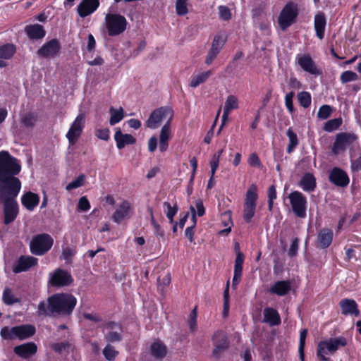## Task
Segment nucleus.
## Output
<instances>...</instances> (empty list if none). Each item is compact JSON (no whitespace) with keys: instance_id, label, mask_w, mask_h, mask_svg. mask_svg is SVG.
Returning a JSON list of instances; mask_svg holds the SVG:
<instances>
[{"instance_id":"nucleus-1","label":"nucleus","mask_w":361,"mask_h":361,"mask_svg":"<svg viewBox=\"0 0 361 361\" xmlns=\"http://www.w3.org/2000/svg\"><path fill=\"white\" fill-rule=\"evenodd\" d=\"M18 161L6 151L0 152V201L4 203V223L12 222L18 213L16 200L21 189L20 180L15 177L20 171Z\"/></svg>"},{"instance_id":"nucleus-2","label":"nucleus","mask_w":361,"mask_h":361,"mask_svg":"<svg viewBox=\"0 0 361 361\" xmlns=\"http://www.w3.org/2000/svg\"><path fill=\"white\" fill-rule=\"evenodd\" d=\"M77 303L75 296L68 293H56L49 297L47 301H41L37 314L39 316H50L54 314L70 315Z\"/></svg>"},{"instance_id":"nucleus-3","label":"nucleus","mask_w":361,"mask_h":361,"mask_svg":"<svg viewBox=\"0 0 361 361\" xmlns=\"http://www.w3.org/2000/svg\"><path fill=\"white\" fill-rule=\"evenodd\" d=\"M347 344L344 337L330 338L319 343L317 347V356L322 361L328 360L327 355L334 354L341 347Z\"/></svg>"},{"instance_id":"nucleus-4","label":"nucleus","mask_w":361,"mask_h":361,"mask_svg":"<svg viewBox=\"0 0 361 361\" xmlns=\"http://www.w3.org/2000/svg\"><path fill=\"white\" fill-rule=\"evenodd\" d=\"M173 114V111L170 106H161L156 109L151 113L146 122V126L151 129H157L165 121V123L171 124Z\"/></svg>"},{"instance_id":"nucleus-5","label":"nucleus","mask_w":361,"mask_h":361,"mask_svg":"<svg viewBox=\"0 0 361 361\" xmlns=\"http://www.w3.org/2000/svg\"><path fill=\"white\" fill-rule=\"evenodd\" d=\"M104 24L107 33L114 37L123 33L127 26L126 18L118 13H107L104 18Z\"/></svg>"},{"instance_id":"nucleus-6","label":"nucleus","mask_w":361,"mask_h":361,"mask_svg":"<svg viewBox=\"0 0 361 361\" xmlns=\"http://www.w3.org/2000/svg\"><path fill=\"white\" fill-rule=\"evenodd\" d=\"M298 13V7L295 4L291 2L286 4L278 18L280 28L285 30L293 25L296 20Z\"/></svg>"},{"instance_id":"nucleus-7","label":"nucleus","mask_w":361,"mask_h":361,"mask_svg":"<svg viewBox=\"0 0 361 361\" xmlns=\"http://www.w3.org/2000/svg\"><path fill=\"white\" fill-rule=\"evenodd\" d=\"M134 213L132 204L126 200H121L115 204L114 212L112 214L111 219L114 222L120 224L124 221L130 219Z\"/></svg>"},{"instance_id":"nucleus-8","label":"nucleus","mask_w":361,"mask_h":361,"mask_svg":"<svg viewBox=\"0 0 361 361\" xmlns=\"http://www.w3.org/2000/svg\"><path fill=\"white\" fill-rule=\"evenodd\" d=\"M53 243V238L49 235H37L30 242V251L34 255H42L51 249Z\"/></svg>"},{"instance_id":"nucleus-9","label":"nucleus","mask_w":361,"mask_h":361,"mask_svg":"<svg viewBox=\"0 0 361 361\" xmlns=\"http://www.w3.org/2000/svg\"><path fill=\"white\" fill-rule=\"evenodd\" d=\"M85 126V116L79 114L71 123L70 128L66 135L69 145H74L80 137Z\"/></svg>"},{"instance_id":"nucleus-10","label":"nucleus","mask_w":361,"mask_h":361,"mask_svg":"<svg viewBox=\"0 0 361 361\" xmlns=\"http://www.w3.org/2000/svg\"><path fill=\"white\" fill-rule=\"evenodd\" d=\"M257 199V188L252 185L247 191L243 209V219L247 223L251 221L255 215Z\"/></svg>"},{"instance_id":"nucleus-11","label":"nucleus","mask_w":361,"mask_h":361,"mask_svg":"<svg viewBox=\"0 0 361 361\" xmlns=\"http://www.w3.org/2000/svg\"><path fill=\"white\" fill-rule=\"evenodd\" d=\"M356 140L357 136L354 133H338L332 147V152L336 155L341 154Z\"/></svg>"},{"instance_id":"nucleus-12","label":"nucleus","mask_w":361,"mask_h":361,"mask_svg":"<svg viewBox=\"0 0 361 361\" xmlns=\"http://www.w3.org/2000/svg\"><path fill=\"white\" fill-rule=\"evenodd\" d=\"M288 198L295 215L298 217L304 218L306 216V197L300 192L294 191L289 194Z\"/></svg>"},{"instance_id":"nucleus-13","label":"nucleus","mask_w":361,"mask_h":361,"mask_svg":"<svg viewBox=\"0 0 361 361\" xmlns=\"http://www.w3.org/2000/svg\"><path fill=\"white\" fill-rule=\"evenodd\" d=\"M295 64L300 68L313 75L321 74L319 69L313 61L311 56L308 54H298L295 56Z\"/></svg>"},{"instance_id":"nucleus-14","label":"nucleus","mask_w":361,"mask_h":361,"mask_svg":"<svg viewBox=\"0 0 361 361\" xmlns=\"http://www.w3.org/2000/svg\"><path fill=\"white\" fill-rule=\"evenodd\" d=\"M71 282V275L65 270L58 269L49 274V283L53 286H66Z\"/></svg>"},{"instance_id":"nucleus-15","label":"nucleus","mask_w":361,"mask_h":361,"mask_svg":"<svg viewBox=\"0 0 361 361\" xmlns=\"http://www.w3.org/2000/svg\"><path fill=\"white\" fill-rule=\"evenodd\" d=\"M239 107V100L238 97L235 95L231 94L228 95L225 101L224 110H223V115L221 118V125L219 129V132L222 130L224 125L226 124V121H228V116L230 113L235 109H238Z\"/></svg>"},{"instance_id":"nucleus-16","label":"nucleus","mask_w":361,"mask_h":361,"mask_svg":"<svg viewBox=\"0 0 361 361\" xmlns=\"http://www.w3.org/2000/svg\"><path fill=\"white\" fill-rule=\"evenodd\" d=\"M212 339L214 344L213 355L218 358L220 357L221 354L227 349L228 343L225 334L221 331L215 332Z\"/></svg>"},{"instance_id":"nucleus-17","label":"nucleus","mask_w":361,"mask_h":361,"mask_svg":"<svg viewBox=\"0 0 361 361\" xmlns=\"http://www.w3.org/2000/svg\"><path fill=\"white\" fill-rule=\"evenodd\" d=\"M99 6V0H82L78 4L77 11L81 18H85L93 13Z\"/></svg>"},{"instance_id":"nucleus-18","label":"nucleus","mask_w":361,"mask_h":361,"mask_svg":"<svg viewBox=\"0 0 361 361\" xmlns=\"http://www.w3.org/2000/svg\"><path fill=\"white\" fill-rule=\"evenodd\" d=\"M329 180L334 185L345 187L348 185L350 179L347 173L339 168H334L329 174Z\"/></svg>"},{"instance_id":"nucleus-19","label":"nucleus","mask_w":361,"mask_h":361,"mask_svg":"<svg viewBox=\"0 0 361 361\" xmlns=\"http://www.w3.org/2000/svg\"><path fill=\"white\" fill-rule=\"evenodd\" d=\"M60 45L56 39H51L45 43L37 51L38 54L44 58L54 57L57 55Z\"/></svg>"},{"instance_id":"nucleus-20","label":"nucleus","mask_w":361,"mask_h":361,"mask_svg":"<svg viewBox=\"0 0 361 361\" xmlns=\"http://www.w3.org/2000/svg\"><path fill=\"white\" fill-rule=\"evenodd\" d=\"M37 259L32 256H21L17 264L13 267V271L15 273L26 271L30 268L37 264Z\"/></svg>"},{"instance_id":"nucleus-21","label":"nucleus","mask_w":361,"mask_h":361,"mask_svg":"<svg viewBox=\"0 0 361 361\" xmlns=\"http://www.w3.org/2000/svg\"><path fill=\"white\" fill-rule=\"evenodd\" d=\"M171 124L165 123L162 126L159 136V149L161 152H164L167 150L169 140L171 138Z\"/></svg>"},{"instance_id":"nucleus-22","label":"nucleus","mask_w":361,"mask_h":361,"mask_svg":"<svg viewBox=\"0 0 361 361\" xmlns=\"http://www.w3.org/2000/svg\"><path fill=\"white\" fill-rule=\"evenodd\" d=\"M16 53V47L12 44H6L0 46V68L6 67L8 61L12 59Z\"/></svg>"},{"instance_id":"nucleus-23","label":"nucleus","mask_w":361,"mask_h":361,"mask_svg":"<svg viewBox=\"0 0 361 361\" xmlns=\"http://www.w3.org/2000/svg\"><path fill=\"white\" fill-rule=\"evenodd\" d=\"M37 347L35 343L29 342L14 348V353L22 358H28L37 352Z\"/></svg>"},{"instance_id":"nucleus-24","label":"nucleus","mask_w":361,"mask_h":361,"mask_svg":"<svg viewBox=\"0 0 361 361\" xmlns=\"http://www.w3.org/2000/svg\"><path fill=\"white\" fill-rule=\"evenodd\" d=\"M341 313L344 315H354L357 317L360 314L356 302L353 299L345 298L340 301Z\"/></svg>"},{"instance_id":"nucleus-25","label":"nucleus","mask_w":361,"mask_h":361,"mask_svg":"<svg viewBox=\"0 0 361 361\" xmlns=\"http://www.w3.org/2000/svg\"><path fill=\"white\" fill-rule=\"evenodd\" d=\"M114 140L118 149H123L127 145H132L135 142V138L130 134L122 133L120 128H117L114 134Z\"/></svg>"},{"instance_id":"nucleus-26","label":"nucleus","mask_w":361,"mask_h":361,"mask_svg":"<svg viewBox=\"0 0 361 361\" xmlns=\"http://www.w3.org/2000/svg\"><path fill=\"white\" fill-rule=\"evenodd\" d=\"M105 329L107 330L105 338L108 341L115 342L121 339V328L119 324L111 322L106 325Z\"/></svg>"},{"instance_id":"nucleus-27","label":"nucleus","mask_w":361,"mask_h":361,"mask_svg":"<svg viewBox=\"0 0 361 361\" xmlns=\"http://www.w3.org/2000/svg\"><path fill=\"white\" fill-rule=\"evenodd\" d=\"M264 322L270 326L279 325L281 323V317L279 312L272 307H267L264 310Z\"/></svg>"},{"instance_id":"nucleus-28","label":"nucleus","mask_w":361,"mask_h":361,"mask_svg":"<svg viewBox=\"0 0 361 361\" xmlns=\"http://www.w3.org/2000/svg\"><path fill=\"white\" fill-rule=\"evenodd\" d=\"M291 285L288 281H279L271 286L269 289L270 293L279 296L286 295L290 290Z\"/></svg>"},{"instance_id":"nucleus-29","label":"nucleus","mask_w":361,"mask_h":361,"mask_svg":"<svg viewBox=\"0 0 361 361\" xmlns=\"http://www.w3.org/2000/svg\"><path fill=\"white\" fill-rule=\"evenodd\" d=\"M23 205L28 210L32 211L39 204V197L32 192H27L21 198Z\"/></svg>"},{"instance_id":"nucleus-30","label":"nucleus","mask_w":361,"mask_h":361,"mask_svg":"<svg viewBox=\"0 0 361 361\" xmlns=\"http://www.w3.org/2000/svg\"><path fill=\"white\" fill-rule=\"evenodd\" d=\"M299 185L304 191L312 192L316 188V179L312 173H307L301 178Z\"/></svg>"},{"instance_id":"nucleus-31","label":"nucleus","mask_w":361,"mask_h":361,"mask_svg":"<svg viewBox=\"0 0 361 361\" xmlns=\"http://www.w3.org/2000/svg\"><path fill=\"white\" fill-rule=\"evenodd\" d=\"M25 31L31 39H41L45 36V31L43 27L39 24L27 25Z\"/></svg>"},{"instance_id":"nucleus-32","label":"nucleus","mask_w":361,"mask_h":361,"mask_svg":"<svg viewBox=\"0 0 361 361\" xmlns=\"http://www.w3.org/2000/svg\"><path fill=\"white\" fill-rule=\"evenodd\" d=\"M326 18L323 13H320L314 17V29L316 35L320 39H322L324 37V31L326 27Z\"/></svg>"},{"instance_id":"nucleus-33","label":"nucleus","mask_w":361,"mask_h":361,"mask_svg":"<svg viewBox=\"0 0 361 361\" xmlns=\"http://www.w3.org/2000/svg\"><path fill=\"white\" fill-rule=\"evenodd\" d=\"M333 239V232L330 229L324 228L318 234L317 240L322 248L328 247Z\"/></svg>"},{"instance_id":"nucleus-34","label":"nucleus","mask_w":361,"mask_h":361,"mask_svg":"<svg viewBox=\"0 0 361 361\" xmlns=\"http://www.w3.org/2000/svg\"><path fill=\"white\" fill-rule=\"evenodd\" d=\"M190 210L191 212V219L194 225H196L197 223V216H202L205 214V208L204 207L203 202L201 200H197L195 202V205H191L190 207Z\"/></svg>"},{"instance_id":"nucleus-35","label":"nucleus","mask_w":361,"mask_h":361,"mask_svg":"<svg viewBox=\"0 0 361 361\" xmlns=\"http://www.w3.org/2000/svg\"><path fill=\"white\" fill-rule=\"evenodd\" d=\"M150 351L152 355L158 359L164 357L167 353L166 347L160 341H156L151 345Z\"/></svg>"},{"instance_id":"nucleus-36","label":"nucleus","mask_w":361,"mask_h":361,"mask_svg":"<svg viewBox=\"0 0 361 361\" xmlns=\"http://www.w3.org/2000/svg\"><path fill=\"white\" fill-rule=\"evenodd\" d=\"M212 74V72L211 71H207L193 75L190 79V87L195 88L205 82Z\"/></svg>"},{"instance_id":"nucleus-37","label":"nucleus","mask_w":361,"mask_h":361,"mask_svg":"<svg viewBox=\"0 0 361 361\" xmlns=\"http://www.w3.org/2000/svg\"><path fill=\"white\" fill-rule=\"evenodd\" d=\"M109 123L111 126H114L115 124L119 123L124 118V110L121 106L119 108L111 106L109 108Z\"/></svg>"},{"instance_id":"nucleus-38","label":"nucleus","mask_w":361,"mask_h":361,"mask_svg":"<svg viewBox=\"0 0 361 361\" xmlns=\"http://www.w3.org/2000/svg\"><path fill=\"white\" fill-rule=\"evenodd\" d=\"M18 332V339L23 340L33 336L35 333V328L30 324H25L17 326Z\"/></svg>"},{"instance_id":"nucleus-39","label":"nucleus","mask_w":361,"mask_h":361,"mask_svg":"<svg viewBox=\"0 0 361 361\" xmlns=\"http://www.w3.org/2000/svg\"><path fill=\"white\" fill-rule=\"evenodd\" d=\"M163 209L170 223H173V218L178 211V207L177 204L173 203L172 204L169 202H164L163 203Z\"/></svg>"},{"instance_id":"nucleus-40","label":"nucleus","mask_w":361,"mask_h":361,"mask_svg":"<svg viewBox=\"0 0 361 361\" xmlns=\"http://www.w3.org/2000/svg\"><path fill=\"white\" fill-rule=\"evenodd\" d=\"M226 42V35L224 34H218L214 36L210 49L220 53Z\"/></svg>"},{"instance_id":"nucleus-41","label":"nucleus","mask_w":361,"mask_h":361,"mask_svg":"<svg viewBox=\"0 0 361 361\" xmlns=\"http://www.w3.org/2000/svg\"><path fill=\"white\" fill-rule=\"evenodd\" d=\"M17 329V326H14L12 328L5 326L1 330L0 335L3 339L6 340H13L18 338V330H16Z\"/></svg>"},{"instance_id":"nucleus-42","label":"nucleus","mask_w":361,"mask_h":361,"mask_svg":"<svg viewBox=\"0 0 361 361\" xmlns=\"http://www.w3.org/2000/svg\"><path fill=\"white\" fill-rule=\"evenodd\" d=\"M222 224L225 227H227L225 229H223L220 231V233L222 235H227L231 231V227L233 226V223L231 221V214L229 212H224L222 216Z\"/></svg>"},{"instance_id":"nucleus-43","label":"nucleus","mask_w":361,"mask_h":361,"mask_svg":"<svg viewBox=\"0 0 361 361\" xmlns=\"http://www.w3.org/2000/svg\"><path fill=\"white\" fill-rule=\"evenodd\" d=\"M286 135L289 139V144L287 147V152L290 154L293 152L295 147L298 145V140L297 135L290 128L288 129Z\"/></svg>"},{"instance_id":"nucleus-44","label":"nucleus","mask_w":361,"mask_h":361,"mask_svg":"<svg viewBox=\"0 0 361 361\" xmlns=\"http://www.w3.org/2000/svg\"><path fill=\"white\" fill-rule=\"evenodd\" d=\"M197 307H195L194 309L190 312L188 318V326L191 332H195L197 330Z\"/></svg>"},{"instance_id":"nucleus-45","label":"nucleus","mask_w":361,"mask_h":361,"mask_svg":"<svg viewBox=\"0 0 361 361\" xmlns=\"http://www.w3.org/2000/svg\"><path fill=\"white\" fill-rule=\"evenodd\" d=\"M342 124L341 118H334L328 121L324 126V130L326 132H332L338 129Z\"/></svg>"},{"instance_id":"nucleus-46","label":"nucleus","mask_w":361,"mask_h":361,"mask_svg":"<svg viewBox=\"0 0 361 361\" xmlns=\"http://www.w3.org/2000/svg\"><path fill=\"white\" fill-rule=\"evenodd\" d=\"M188 0H176V12L178 16H185L188 13Z\"/></svg>"},{"instance_id":"nucleus-47","label":"nucleus","mask_w":361,"mask_h":361,"mask_svg":"<svg viewBox=\"0 0 361 361\" xmlns=\"http://www.w3.org/2000/svg\"><path fill=\"white\" fill-rule=\"evenodd\" d=\"M2 300L6 305H12L13 303L19 302V300L15 296L12 291L9 288L4 290Z\"/></svg>"},{"instance_id":"nucleus-48","label":"nucleus","mask_w":361,"mask_h":361,"mask_svg":"<svg viewBox=\"0 0 361 361\" xmlns=\"http://www.w3.org/2000/svg\"><path fill=\"white\" fill-rule=\"evenodd\" d=\"M340 80L342 83H346L348 82L357 80L358 75L353 71H346L341 73Z\"/></svg>"},{"instance_id":"nucleus-49","label":"nucleus","mask_w":361,"mask_h":361,"mask_svg":"<svg viewBox=\"0 0 361 361\" xmlns=\"http://www.w3.org/2000/svg\"><path fill=\"white\" fill-rule=\"evenodd\" d=\"M298 101L302 106L307 108L311 104V95L307 92H302L298 95Z\"/></svg>"},{"instance_id":"nucleus-50","label":"nucleus","mask_w":361,"mask_h":361,"mask_svg":"<svg viewBox=\"0 0 361 361\" xmlns=\"http://www.w3.org/2000/svg\"><path fill=\"white\" fill-rule=\"evenodd\" d=\"M118 351H116L111 345H107L103 350V354L105 358L109 361L114 360L116 357L118 355Z\"/></svg>"},{"instance_id":"nucleus-51","label":"nucleus","mask_w":361,"mask_h":361,"mask_svg":"<svg viewBox=\"0 0 361 361\" xmlns=\"http://www.w3.org/2000/svg\"><path fill=\"white\" fill-rule=\"evenodd\" d=\"M85 179V176L84 175H80L78 178L68 183L66 185V189L67 190H71L81 187L84 184Z\"/></svg>"},{"instance_id":"nucleus-52","label":"nucleus","mask_w":361,"mask_h":361,"mask_svg":"<svg viewBox=\"0 0 361 361\" xmlns=\"http://www.w3.org/2000/svg\"><path fill=\"white\" fill-rule=\"evenodd\" d=\"M243 262V254L240 252H238L235 260L234 273L242 274Z\"/></svg>"},{"instance_id":"nucleus-53","label":"nucleus","mask_w":361,"mask_h":361,"mask_svg":"<svg viewBox=\"0 0 361 361\" xmlns=\"http://www.w3.org/2000/svg\"><path fill=\"white\" fill-rule=\"evenodd\" d=\"M307 331L306 329H303L300 331V345H299V353L300 357L302 361L304 360V348L305 344V340L307 337Z\"/></svg>"},{"instance_id":"nucleus-54","label":"nucleus","mask_w":361,"mask_h":361,"mask_svg":"<svg viewBox=\"0 0 361 361\" xmlns=\"http://www.w3.org/2000/svg\"><path fill=\"white\" fill-rule=\"evenodd\" d=\"M332 108L329 105H323L319 108L317 116L321 119H326L330 116Z\"/></svg>"},{"instance_id":"nucleus-55","label":"nucleus","mask_w":361,"mask_h":361,"mask_svg":"<svg viewBox=\"0 0 361 361\" xmlns=\"http://www.w3.org/2000/svg\"><path fill=\"white\" fill-rule=\"evenodd\" d=\"M219 18L224 20H228L231 18V12L226 6H219L218 7Z\"/></svg>"},{"instance_id":"nucleus-56","label":"nucleus","mask_w":361,"mask_h":361,"mask_svg":"<svg viewBox=\"0 0 361 361\" xmlns=\"http://www.w3.org/2000/svg\"><path fill=\"white\" fill-rule=\"evenodd\" d=\"M75 252L74 249H73L68 246L63 247L62 258L64 260H66L67 262L71 261V259L75 255Z\"/></svg>"},{"instance_id":"nucleus-57","label":"nucleus","mask_w":361,"mask_h":361,"mask_svg":"<svg viewBox=\"0 0 361 361\" xmlns=\"http://www.w3.org/2000/svg\"><path fill=\"white\" fill-rule=\"evenodd\" d=\"M268 198H269V210L271 211L273 207L274 200L276 198V192L274 185H271L268 190Z\"/></svg>"},{"instance_id":"nucleus-58","label":"nucleus","mask_w":361,"mask_h":361,"mask_svg":"<svg viewBox=\"0 0 361 361\" xmlns=\"http://www.w3.org/2000/svg\"><path fill=\"white\" fill-rule=\"evenodd\" d=\"M247 163L250 166L261 168L262 164L256 153H252L247 159Z\"/></svg>"},{"instance_id":"nucleus-59","label":"nucleus","mask_w":361,"mask_h":361,"mask_svg":"<svg viewBox=\"0 0 361 361\" xmlns=\"http://www.w3.org/2000/svg\"><path fill=\"white\" fill-rule=\"evenodd\" d=\"M220 159L217 157L212 155L209 161V166L211 169V175L214 176L219 165Z\"/></svg>"},{"instance_id":"nucleus-60","label":"nucleus","mask_w":361,"mask_h":361,"mask_svg":"<svg viewBox=\"0 0 361 361\" xmlns=\"http://www.w3.org/2000/svg\"><path fill=\"white\" fill-rule=\"evenodd\" d=\"M95 135L100 140L107 141L109 139V130L108 128L97 129Z\"/></svg>"},{"instance_id":"nucleus-61","label":"nucleus","mask_w":361,"mask_h":361,"mask_svg":"<svg viewBox=\"0 0 361 361\" xmlns=\"http://www.w3.org/2000/svg\"><path fill=\"white\" fill-rule=\"evenodd\" d=\"M294 97V92H290L288 94H287L285 96V104L286 106L287 107L288 110L290 113H293L294 109H293V98Z\"/></svg>"},{"instance_id":"nucleus-62","label":"nucleus","mask_w":361,"mask_h":361,"mask_svg":"<svg viewBox=\"0 0 361 361\" xmlns=\"http://www.w3.org/2000/svg\"><path fill=\"white\" fill-rule=\"evenodd\" d=\"M219 53L212 49H209L208 52H207V54L206 56V58H205V61H204V63L207 66H209L211 65L214 60L216 58V56H218Z\"/></svg>"},{"instance_id":"nucleus-63","label":"nucleus","mask_w":361,"mask_h":361,"mask_svg":"<svg viewBox=\"0 0 361 361\" xmlns=\"http://www.w3.org/2000/svg\"><path fill=\"white\" fill-rule=\"evenodd\" d=\"M90 208V204L87 198L85 196L80 197L78 202V209L81 211L86 212L89 210Z\"/></svg>"},{"instance_id":"nucleus-64","label":"nucleus","mask_w":361,"mask_h":361,"mask_svg":"<svg viewBox=\"0 0 361 361\" xmlns=\"http://www.w3.org/2000/svg\"><path fill=\"white\" fill-rule=\"evenodd\" d=\"M298 245L299 240L298 238H295L294 240H293L288 250V255L290 257H293L297 254L298 250Z\"/></svg>"}]
</instances>
